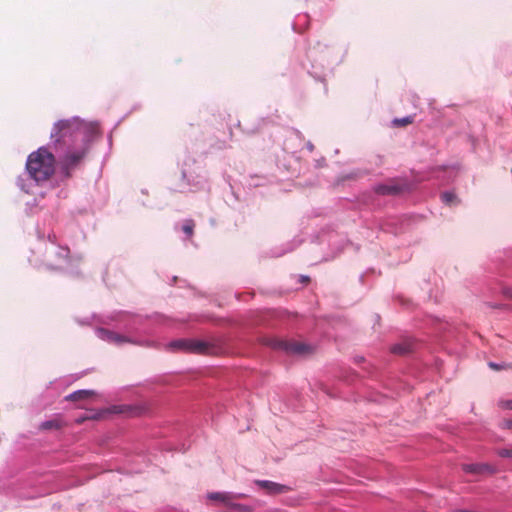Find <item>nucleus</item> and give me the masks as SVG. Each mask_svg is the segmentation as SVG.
<instances>
[{
  "mask_svg": "<svg viewBox=\"0 0 512 512\" xmlns=\"http://www.w3.org/2000/svg\"><path fill=\"white\" fill-rule=\"evenodd\" d=\"M194 227H195L194 221L189 219V220H186L184 222V224L182 226V230L188 236H192L193 235V231H194Z\"/></svg>",
  "mask_w": 512,
  "mask_h": 512,
  "instance_id": "obj_15",
  "label": "nucleus"
},
{
  "mask_svg": "<svg viewBox=\"0 0 512 512\" xmlns=\"http://www.w3.org/2000/svg\"><path fill=\"white\" fill-rule=\"evenodd\" d=\"M463 471L470 474H484V473H492L493 469L487 465L482 463H473V464H463Z\"/></svg>",
  "mask_w": 512,
  "mask_h": 512,
  "instance_id": "obj_10",
  "label": "nucleus"
},
{
  "mask_svg": "<svg viewBox=\"0 0 512 512\" xmlns=\"http://www.w3.org/2000/svg\"><path fill=\"white\" fill-rule=\"evenodd\" d=\"M498 405L502 409L512 410V400H501Z\"/></svg>",
  "mask_w": 512,
  "mask_h": 512,
  "instance_id": "obj_18",
  "label": "nucleus"
},
{
  "mask_svg": "<svg viewBox=\"0 0 512 512\" xmlns=\"http://www.w3.org/2000/svg\"><path fill=\"white\" fill-rule=\"evenodd\" d=\"M301 281H302L303 283H307V282H309V277H307V276H302Z\"/></svg>",
  "mask_w": 512,
  "mask_h": 512,
  "instance_id": "obj_21",
  "label": "nucleus"
},
{
  "mask_svg": "<svg viewBox=\"0 0 512 512\" xmlns=\"http://www.w3.org/2000/svg\"><path fill=\"white\" fill-rule=\"evenodd\" d=\"M88 151V141L69 145L66 152L60 157L58 162L60 174L66 179L71 178L73 172L81 166Z\"/></svg>",
  "mask_w": 512,
  "mask_h": 512,
  "instance_id": "obj_3",
  "label": "nucleus"
},
{
  "mask_svg": "<svg viewBox=\"0 0 512 512\" xmlns=\"http://www.w3.org/2000/svg\"><path fill=\"white\" fill-rule=\"evenodd\" d=\"M504 427L506 428H512V420H507L504 422Z\"/></svg>",
  "mask_w": 512,
  "mask_h": 512,
  "instance_id": "obj_20",
  "label": "nucleus"
},
{
  "mask_svg": "<svg viewBox=\"0 0 512 512\" xmlns=\"http://www.w3.org/2000/svg\"><path fill=\"white\" fill-rule=\"evenodd\" d=\"M391 352L394 354L405 355L410 352V345L408 344H396L391 347Z\"/></svg>",
  "mask_w": 512,
  "mask_h": 512,
  "instance_id": "obj_14",
  "label": "nucleus"
},
{
  "mask_svg": "<svg viewBox=\"0 0 512 512\" xmlns=\"http://www.w3.org/2000/svg\"><path fill=\"white\" fill-rule=\"evenodd\" d=\"M86 131V124L78 118L60 120L53 127L51 139L57 149L60 144L69 146L87 141Z\"/></svg>",
  "mask_w": 512,
  "mask_h": 512,
  "instance_id": "obj_1",
  "label": "nucleus"
},
{
  "mask_svg": "<svg viewBox=\"0 0 512 512\" xmlns=\"http://www.w3.org/2000/svg\"><path fill=\"white\" fill-rule=\"evenodd\" d=\"M68 252L69 250H66V254L63 256V259L66 260L67 256H68Z\"/></svg>",
  "mask_w": 512,
  "mask_h": 512,
  "instance_id": "obj_22",
  "label": "nucleus"
},
{
  "mask_svg": "<svg viewBox=\"0 0 512 512\" xmlns=\"http://www.w3.org/2000/svg\"><path fill=\"white\" fill-rule=\"evenodd\" d=\"M169 348L173 350H179L184 352H191L197 354H204L207 350L206 343L192 339H179L172 341L169 344Z\"/></svg>",
  "mask_w": 512,
  "mask_h": 512,
  "instance_id": "obj_4",
  "label": "nucleus"
},
{
  "mask_svg": "<svg viewBox=\"0 0 512 512\" xmlns=\"http://www.w3.org/2000/svg\"><path fill=\"white\" fill-rule=\"evenodd\" d=\"M374 191L380 195H397L403 191V187L390 181L385 184L375 186Z\"/></svg>",
  "mask_w": 512,
  "mask_h": 512,
  "instance_id": "obj_8",
  "label": "nucleus"
},
{
  "mask_svg": "<svg viewBox=\"0 0 512 512\" xmlns=\"http://www.w3.org/2000/svg\"><path fill=\"white\" fill-rule=\"evenodd\" d=\"M498 455L505 458H512V448L500 449Z\"/></svg>",
  "mask_w": 512,
  "mask_h": 512,
  "instance_id": "obj_17",
  "label": "nucleus"
},
{
  "mask_svg": "<svg viewBox=\"0 0 512 512\" xmlns=\"http://www.w3.org/2000/svg\"><path fill=\"white\" fill-rule=\"evenodd\" d=\"M97 396L94 390H78L65 397L66 401L80 402L87 401Z\"/></svg>",
  "mask_w": 512,
  "mask_h": 512,
  "instance_id": "obj_9",
  "label": "nucleus"
},
{
  "mask_svg": "<svg viewBox=\"0 0 512 512\" xmlns=\"http://www.w3.org/2000/svg\"><path fill=\"white\" fill-rule=\"evenodd\" d=\"M55 162L54 155L41 147L28 156L26 169L36 182H44L54 174Z\"/></svg>",
  "mask_w": 512,
  "mask_h": 512,
  "instance_id": "obj_2",
  "label": "nucleus"
},
{
  "mask_svg": "<svg viewBox=\"0 0 512 512\" xmlns=\"http://www.w3.org/2000/svg\"><path fill=\"white\" fill-rule=\"evenodd\" d=\"M255 484L271 495L282 494L289 490L287 486L269 480H256Z\"/></svg>",
  "mask_w": 512,
  "mask_h": 512,
  "instance_id": "obj_6",
  "label": "nucleus"
},
{
  "mask_svg": "<svg viewBox=\"0 0 512 512\" xmlns=\"http://www.w3.org/2000/svg\"><path fill=\"white\" fill-rule=\"evenodd\" d=\"M244 497L243 494H234L230 492H213L208 494V499L213 501H220L225 505H231V503L239 498Z\"/></svg>",
  "mask_w": 512,
  "mask_h": 512,
  "instance_id": "obj_7",
  "label": "nucleus"
},
{
  "mask_svg": "<svg viewBox=\"0 0 512 512\" xmlns=\"http://www.w3.org/2000/svg\"><path fill=\"white\" fill-rule=\"evenodd\" d=\"M102 338L107 339L109 341L115 342V343H122L127 341L124 337L115 334L113 332L107 331V330H100L99 331Z\"/></svg>",
  "mask_w": 512,
  "mask_h": 512,
  "instance_id": "obj_12",
  "label": "nucleus"
},
{
  "mask_svg": "<svg viewBox=\"0 0 512 512\" xmlns=\"http://www.w3.org/2000/svg\"><path fill=\"white\" fill-rule=\"evenodd\" d=\"M274 348H281L288 353L292 354H304L309 350V347L300 342H284L275 340L270 343Z\"/></svg>",
  "mask_w": 512,
  "mask_h": 512,
  "instance_id": "obj_5",
  "label": "nucleus"
},
{
  "mask_svg": "<svg viewBox=\"0 0 512 512\" xmlns=\"http://www.w3.org/2000/svg\"><path fill=\"white\" fill-rule=\"evenodd\" d=\"M489 367L492 368L493 370H500L502 369L504 366H500L499 364H496L494 362H490L489 363Z\"/></svg>",
  "mask_w": 512,
  "mask_h": 512,
  "instance_id": "obj_19",
  "label": "nucleus"
},
{
  "mask_svg": "<svg viewBox=\"0 0 512 512\" xmlns=\"http://www.w3.org/2000/svg\"><path fill=\"white\" fill-rule=\"evenodd\" d=\"M64 426H66V422L63 420L62 416L56 415L53 419L41 423L39 429L42 431L60 430Z\"/></svg>",
  "mask_w": 512,
  "mask_h": 512,
  "instance_id": "obj_11",
  "label": "nucleus"
},
{
  "mask_svg": "<svg viewBox=\"0 0 512 512\" xmlns=\"http://www.w3.org/2000/svg\"><path fill=\"white\" fill-rule=\"evenodd\" d=\"M414 122V116H406L403 118H395L392 121L394 127H406Z\"/></svg>",
  "mask_w": 512,
  "mask_h": 512,
  "instance_id": "obj_13",
  "label": "nucleus"
},
{
  "mask_svg": "<svg viewBox=\"0 0 512 512\" xmlns=\"http://www.w3.org/2000/svg\"><path fill=\"white\" fill-rule=\"evenodd\" d=\"M442 200L448 205H454L457 202V197L451 192H445L442 194Z\"/></svg>",
  "mask_w": 512,
  "mask_h": 512,
  "instance_id": "obj_16",
  "label": "nucleus"
}]
</instances>
